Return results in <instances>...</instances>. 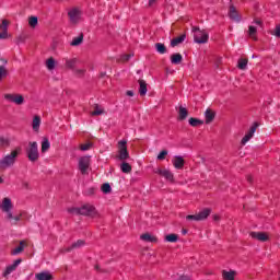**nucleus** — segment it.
<instances>
[{
  "instance_id": "6e6d98bb",
  "label": "nucleus",
  "mask_w": 280,
  "mask_h": 280,
  "mask_svg": "<svg viewBox=\"0 0 280 280\" xmlns=\"http://www.w3.org/2000/svg\"><path fill=\"white\" fill-rule=\"evenodd\" d=\"M5 183V179H3L1 176H0V185H3Z\"/></svg>"
},
{
  "instance_id": "c03bdc74",
  "label": "nucleus",
  "mask_w": 280,
  "mask_h": 280,
  "mask_svg": "<svg viewBox=\"0 0 280 280\" xmlns=\"http://www.w3.org/2000/svg\"><path fill=\"white\" fill-rule=\"evenodd\" d=\"M165 156H167V150H163L158 155V161H165Z\"/></svg>"
},
{
  "instance_id": "6ab92c4d",
  "label": "nucleus",
  "mask_w": 280,
  "mask_h": 280,
  "mask_svg": "<svg viewBox=\"0 0 280 280\" xmlns=\"http://www.w3.org/2000/svg\"><path fill=\"white\" fill-rule=\"evenodd\" d=\"M140 240L143 242H151L152 244H156V242H159V238L150 233L142 234Z\"/></svg>"
},
{
  "instance_id": "cd10ccee",
  "label": "nucleus",
  "mask_w": 280,
  "mask_h": 280,
  "mask_svg": "<svg viewBox=\"0 0 280 280\" xmlns=\"http://www.w3.org/2000/svg\"><path fill=\"white\" fill-rule=\"evenodd\" d=\"M120 170L124 174H130L132 172V166L128 162H122L120 164Z\"/></svg>"
},
{
  "instance_id": "2eb2a0df",
  "label": "nucleus",
  "mask_w": 280,
  "mask_h": 280,
  "mask_svg": "<svg viewBox=\"0 0 280 280\" xmlns=\"http://www.w3.org/2000/svg\"><path fill=\"white\" fill-rule=\"evenodd\" d=\"M257 131V127L253 126L248 130V132L245 135V137L242 139L241 143L242 145H246L252 139V137H255V132Z\"/></svg>"
},
{
  "instance_id": "ddd939ff",
  "label": "nucleus",
  "mask_w": 280,
  "mask_h": 280,
  "mask_svg": "<svg viewBox=\"0 0 280 280\" xmlns=\"http://www.w3.org/2000/svg\"><path fill=\"white\" fill-rule=\"evenodd\" d=\"M45 67L47 71L54 73V71H56V68L58 67V61L54 57H50L45 61Z\"/></svg>"
},
{
  "instance_id": "8fccbe9b",
  "label": "nucleus",
  "mask_w": 280,
  "mask_h": 280,
  "mask_svg": "<svg viewBox=\"0 0 280 280\" xmlns=\"http://www.w3.org/2000/svg\"><path fill=\"white\" fill-rule=\"evenodd\" d=\"M91 143L81 144V150L83 152H86V150H91Z\"/></svg>"
},
{
  "instance_id": "5701e85b",
  "label": "nucleus",
  "mask_w": 280,
  "mask_h": 280,
  "mask_svg": "<svg viewBox=\"0 0 280 280\" xmlns=\"http://www.w3.org/2000/svg\"><path fill=\"white\" fill-rule=\"evenodd\" d=\"M32 128L34 132H38L40 130V116H34Z\"/></svg>"
},
{
  "instance_id": "ea45409f",
  "label": "nucleus",
  "mask_w": 280,
  "mask_h": 280,
  "mask_svg": "<svg viewBox=\"0 0 280 280\" xmlns=\"http://www.w3.org/2000/svg\"><path fill=\"white\" fill-rule=\"evenodd\" d=\"M12 35L8 33L7 31H0V40H8V38H11Z\"/></svg>"
},
{
  "instance_id": "c9c22d12",
  "label": "nucleus",
  "mask_w": 280,
  "mask_h": 280,
  "mask_svg": "<svg viewBox=\"0 0 280 280\" xmlns=\"http://www.w3.org/2000/svg\"><path fill=\"white\" fill-rule=\"evenodd\" d=\"M179 119L183 120V119H187V115H189V113L187 112V108L180 106L179 107Z\"/></svg>"
},
{
  "instance_id": "0eeeda50",
  "label": "nucleus",
  "mask_w": 280,
  "mask_h": 280,
  "mask_svg": "<svg viewBox=\"0 0 280 280\" xmlns=\"http://www.w3.org/2000/svg\"><path fill=\"white\" fill-rule=\"evenodd\" d=\"M128 141L126 140H120L118 142V155L117 159L119 161H126L130 159V153H128V147H127Z\"/></svg>"
},
{
  "instance_id": "4c0bfd02",
  "label": "nucleus",
  "mask_w": 280,
  "mask_h": 280,
  "mask_svg": "<svg viewBox=\"0 0 280 280\" xmlns=\"http://www.w3.org/2000/svg\"><path fill=\"white\" fill-rule=\"evenodd\" d=\"M155 48L158 54H165L167 51V48H165V45H163L162 43L155 44Z\"/></svg>"
},
{
  "instance_id": "4be33fe9",
  "label": "nucleus",
  "mask_w": 280,
  "mask_h": 280,
  "mask_svg": "<svg viewBox=\"0 0 280 280\" xmlns=\"http://www.w3.org/2000/svg\"><path fill=\"white\" fill-rule=\"evenodd\" d=\"M84 40V35L80 34L77 37L72 38V42L70 43L71 47H79V45H82Z\"/></svg>"
},
{
  "instance_id": "aec40b11",
  "label": "nucleus",
  "mask_w": 280,
  "mask_h": 280,
  "mask_svg": "<svg viewBox=\"0 0 280 280\" xmlns=\"http://www.w3.org/2000/svg\"><path fill=\"white\" fill-rule=\"evenodd\" d=\"M211 215V209L205 208L199 213H197V218L199 219V222L202 220H207Z\"/></svg>"
},
{
  "instance_id": "72a5a7b5",
  "label": "nucleus",
  "mask_w": 280,
  "mask_h": 280,
  "mask_svg": "<svg viewBox=\"0 0 280 280\" xmlns=\"http://www.w3.org/2000/svg\"><path fill=\"white\" fill-rule=\"evenodd\" d=\"M202 124H205L203 120L197 119V118H190L189 119V125L192 126L194 128L198 127V126H202Z\"/></svg>"
},
{
  "instance_id": "49530a36",
  "label": "nucleus",
  "mask_w": 280,
  "mask_h": 280,
  "mask_svg": "<svg viewBox=\"0 0 280 280\" xmlns=\"http://www.w3.org/2000/svg\"><path fill=\"white\" fill-rule=\"evenodd\" d=\"M110 184H104L103 186H102V191H103V194H110Z\"/></svg>"
},
{
  "instance_id": "473e14b6",
  "label": "nucleus",
  "mask_w": 280,
  "mask_h": 280,
  "mask_svg": "<svg viewBox=\"0 0 280 280\" xmlns=\"http://www.w3.org/2000/svg\"><path fill=\"white\" fill-rule=\"evenodd\" d=\"M91 115L92 116L104 115V108H102V106L100 105H95L94 110L91 112Z\"/></svg>"
},
{
  "instance_id": "a18cd8bd",
  "label": "nucleus",
  "mask_w": 280,
  "mask_h": 280,
  "mask_svg": "<svg viewBox=\"0 0 280 280\" xmlns=\"http://www.w3.org/2000/svg\"><path fill=\"white\" fill-rule=\"evenodd\" d=\"M5 75H8V70L3 66H0V80H3Z\"/></svg>"
},
{
  "instance_id": "5fc2aeb1",
  "label": "nucleus",
  "mask_w": 280,
  "mask_h": 280,
  "mask_svg": "<svg viewBox=\"0 0 280 280\" xmlns=\"http://www.w3.org/2000/svg\"><path fill=\"white\" fill-rule=\"evenodd\" d=\"M254 24H255V25H261V21L255 20Z\"/></svg>"
},
{
  "instance_id": "393cba45",
  "label": "nucleus",
  "mask_w": 280,
  "mask_h": 280,
  "mask_svg": "<svg viewBox=\"0 0 280 280\" xmlns=\"http://www.w3.org/2000/svg\"><path fill=\"white\" fill-rule=\"evenodd\" d=\"M28 25L32 30H36V27L38 26V16L31 15L28 18Z\"/></svg>"
},
{
  "instance_id": "13d9d810",
  "label": "nucleus",
  "mask_w": 280,
  "mask_h": 280,
  "mask_svg": "<svg viewBox=\"0 0 280 280\" xmlns=\"http://www.w3.org/2000/svg\"><path fill=\"white\" fill-rule=\"evenodd\" d=\"M183 235H187V230L182 231Z\"/></svg>"
},
{
  "instance_id": "052dcab7",
  "label": "nucleus",
  "mask_w": 280,
  "mask_h": 280,
  "mask_svg": "<svg viewBox=\"0 0 280 280\" xmlns=\"http://www.w3.org/2000/svg\"><path fill=\"white\" fill-rule=\"evenodd\" d=\"M79 73H84V70H80Z\"/></svg>"
},
{
  "instance_id": "2f4dec72",
  "label": "nucleus",
  "mask_w": 280,
  "mask_h": 280,
  "mask_svg": "<svg viewBox=\"0 0 280 280\" xmlns=\"http://www.w3.org/2000/svg\"><path fill=\"white\" fill-rule=\"evenodd\" d=\"M51 148V143L49 142V139L44 138L42 141V152L45 153Z\"/></svg>"
},
{
  "instance_id": "864d4df0",
  "label": "nucleus",
  "mask_w": 280,
  "mask_h": 280,
  "mask_svg": "<svg viewBox=\"0 0 280 280\" xmlns=\"http://www.w3.org/2000/svg\"><path fill=\"white\" fill-rule=\"evenodd\" d=\"M22 187H23L24 189H30V183H27V182H22Z\"/></svg>"
},
{
  "instance_id": "bb28decb",
  "label": "nucleus",
  "mask_w": 280,
  "mask_h": 280,
  "mask_svg": "<svg viewBox=\"0 0 280 280\" xmlns=\"http://www.w3.org/2000/svg\"><path fill=\"white\" fill-rule=\"evenodd\" d=\"M139 93L140 95H145L148 93V84L145 83V81L140 80L139 81Z\"/></svg>"
},
{
  "instance_id": "9b49d317",
  "label": "nucleus",
  "mask_w": 280,
  "mask_h": 280,
  "mask_svg": "<svg viewBox=\"0 0 280 280\" xmlns=\"http://www.w3.org/2000/svg\"><path fill=\"white\" fill-rule=\"evenodd\" d=\"M155 174H159L160 176H163L165 180H168L170 183H174V173L167 168H156L154 171Z\"/></svg>"
},
{
  "instance_id": "f03ea898",
  "label": "nucleus",
  "mask_w": 280,
  "mask_h": 280,
  "mask_svg": "<svg viewBox=\"0 0 280 280\" xmlns=\"http://www.w3.org/2000/svg\"><path fill=\"white\" fill-rule=\"evenodd\" d=\"M21 152H22L21 147H18L7 155L2 156V159L0 160V168L10 170V167H14V165L16 164V159H19V155L21 154Z\"/></svg>"
},
{
  "instance_id": "a878e982",
  "label": "nucleus",
  "mask_w": 280,
  "mask_h": 280,
  "mask_svg": "<svg viewBox=\"0 0 280 280\" xmlns=\"http://www.w3.org/2000/svg\"><path fill=\"white\" fill-rule=\"evenodd\" d=\"M172 65H180L183 62V55L174 54L171 56Z\"/></svg>"
},
{
  "instance_id": "de8ad7c7",
  "label": "nucleus",
  "mask_w": 280,
  "mask_h": 280,
  "mask_svg": "<svg viewBox=\"0 0 280 280\" xmlns=\"http://www.w3.org/2000/svg\"><path fill=\"white\" fill-rule=\"evenodd\" d=\"M0 145H10L8 138L0 136Z\"/></svg>"
},
{
  "instance_id": "bf43d9fd",
  "label": "nucleus",
  "mask_w": 280,
  "mask_h": 280,
  "mask_svg": "<svg viewBox=\"0 0 280 280\" xmlns=\"http://www.w3.org/2000/svg\"><path fill=\"white\" fill-rule=\"evenodd\" d=\"M214 220L215 221L220 220V217L219 215H214Z\"/></svg>"
},
{
  "instance_id": "dca6fc26",
  "label": "nucleus",
  "mask_w": 280,
  "mask_h": 280,
  "mask_svg": "<svg viewBox=\"0 0 280 280\" xmlns=\"http://www.w3.org/2000/svg\"><path fill=\"white\" fill-rule=\"evenodd\" d=\"M172 163L175 170H183V167H185V160L180 155H175Z\"/></svg>"
},
{
  "instance_id": "f257e3e1",
  "label": "nucleus",
  "mask_w": 280,
  "mask_h": 280,
  "mask_svg": "<svg viewBox=\"0 0 280 280\" xmlns=\"http://www.w3.org/2000/svg\"><path fill=\"white\" fill-rule=\"evenodd\" d=\"M12 209H14V203L12 202V198L10 197L2 198V200L0 201V210L2 211V213H4L5 220H8V222H10L11 224H18L19 222H21V218H23V213L14 215V213H12Z\"/></svg>"
},
{
  "instance_id": "09e8293b",
  "label": "nucleus",
  "mask_w": 280,
  "mask_h": 280,
  "mask_svg": "<svg viewBox=\"0 0 280 280\" xmlns=\"http://www.w3.org/2000/svg\"><path fill=\"white\" fill-rule=\"evenodd\" d=\"M273 36H276V38H280V24H278L276 26V30L273 32Z\"/></svg>"
},
{
  "instance_id": "3c124183",
  "label": "nucleus",
  "mask_w": 280,
  "mask_h": 280,
  "mask_svg": "<svg viewBox=\"0 0 280 280\" xmlns=\"http://www.w3.org/2000/svg\"><path fill=\"white\" fill-rule=\"evenodd\" d=\"M131 57H132V55H122L121 60H122L124 62H128V60H130Z\"/></svg>"
},
{
  "instance_id": "423d86ee",
  "label": "nucleus",
  "mask_w": 280,
  "mask_h": 280,
  "mask_svg": "<svg viewBox=\"0 0 280 280\" xmlns=\"http://www.w3.org/2000/svg\"><path fill=\"white\" fill-rule=\"evenodd\" d=\"M5 102L15 104V106H23L25 104V96L21 93H7L4 94Z\"/></svg>"
},
{
  "instance_id": "b1692460",
  "label": "nucleus",
  "mask_w": 280,
  "mask_h": 280,
  "mask_svg": "<svg viewBox=\"0 0 280 280\" xmlns=\"http://www.w3.org/2000/svg\"><path fill=\"white\" fill-rule=\"evenodd\" d=\"M67 69H73L75 67L78 59L77 58H63Z\"/></svg>"
},
{
  "instance_id": "a19ab883",
  "label": "nucleus",
  "mask_w": 280,
  "mask_h": 280,
  "mask_svg": "<svg viewBox=\"0 0 280 280\" xmlns=\"http://www.w3.org/2000/svg\"><path fill=\"white\" fill-rule=\"evenodd\" d=\"M23 242L20 243V246L15 247L13 250H12V255H20V253H23Z\"/></svg>"
},
{
  "instance_id": "37998d69",
  "label": "nucleus",
  "mask_w": 280,
  "mask_h": 280,
  "mask_svg": "<svg viewBox=\"0 0 280 280\" xmlns=\"http://www.w3.org/2000/svg\"><path fill=\"white\" fill-rule=\"evenodd\" d=\"M186 220H188V222H191V221H194V222H200V220L198 219V214H188V215L186 217Z\"/></svg>"
},
{
  "instance_id": "4d7b16f0",
  "label": "nucleus",
  "mask_w": 280,
  "mask_h": 280,
  "mask_svg": "<svg viewBox=\"0 0 280 280\" xmlns=\"http://www.w3.org/2000/svg\"><path fill=\"white\" fill-rule=\"evenodd\" d=\"M156 0H149V4L152 5L153 3H155Z\"/></svg>"
},
{
  "instance_id": "7c9ffc66",
  "label": "nucleus",
  "mask_w": 280,
  "mask_h": 280,
  "mask_svg": "<svg viewBox=\"0 0 280 280\" xmlns=\"http://www.w3.org/2000/svg\"><path fill=\"white\" fill-rule=\"evenodd\" d=\"M165 242H170L171 244H176V242H178V235L177 234H167L164 237Z\"/></svg>"
},
{
  "instance_id": "9d476101",
  "label": "nucleus",
  "mask_w": 280,
  "mask_h": 280,
  "mask_svg": "<svg viewBox=\"0 0 280 280\" xmlns=\"http://www.w3.org/2000/svg\"><path fill=\"white\" fill-rule=\"evenodd\" d=\"M91 165V158L90 156H83L79 159V170L81 174H89V167Z\"/></svg>"
},
{
  "instance_id": "f3484780",
  "label": "nucleus",
  "mask_w": 280,
  "mask_h": 280,
  "mask_svg": "<svg viewBox=\"0 0 280 280\" xmlns=\"http://www.w3.org/2000/svg\"><path fill=\"white\" fill-rule=\"evenodd\" d=\"M36 280H54V273L50 271H40L35 275Z\"/></svg>"
},
{
  "instance_id": "4468645a",
  "label": "nucleus",
  "mask_w": 280,
  "mask_h": 280,
  "mask_svg": "<svg viewBox=\"0 0 280 280\" xmlns=\"http://www.w3.org/2000/svg\"><path fill=\"white\" fill-rule=\"evenodd\" d=\"M229 16L231 21H234L235 23H240V21H242V16H240V13H237V9H235L234 5L230 7Z\"/></svg>"
},
{
  "instance_id": "f704fd0d",
  "label": "nucleus",
  "mask_w": 280,
  "mask_h": 280,
  "mask_svg": "<svg viewBox=\"0 0 280 280\" xmlns=\"http://www.w3.org/2000/svg\"><path fill=\"white\" fill-rule=\"evenodd\" d=\"M185 40V35H182L177 38H174L172 42H171V46L172 47H176L177 45H180V43H183Z\"/></svg>"
},
{
  "instance_id": "1a4fd4ad",
  "label": "nucleus",
  "mask_w": 280,
  "mask_h": 280,
  "mask_svg": "<svg viewBox=\"0 0 280 280\" xmlns=\"http://www.w3.org/2000/svg\"><path fill=\"white\" fill-rule=\"evenodd\" d=\"M22 259L19 258L16 260L13 261V264L11 265H8L5 270L3 271L2 276L8 279L10 277V275H12V272H15L16 271V268H19V266H21L22 264Z\"/></svg>"
},
{
  "instance_id": "a211bd4d",
  "label": "nucleus",
  "mask_w": 280,
  "mask_h": 280,
  "mask_svg": "<svg viewBox=\"0 0 280 280\" xmlns=\"http://www.w3.org/2000/svg\"><path fill=\"white\" fill-rule=\"evenodd\" d=\"M237 272L235 270H223L222 271V279L223 280H235Z\"/></svg>"
},
{
  "instance_id": "e433bc0d",
  "label": "nucleus",
  "mask_w": 280,
  "mask_h": 280,
  "mask_svg": "<svg viewBox=\"0 0 280 280\" xmlns=\"http://www.w3.org/2000/svg\"><path fill=\"white\" fill-rule=\"evenodd\" d=\"M8 27H10V21L2 20L0 24V32H8Z\"/></svg>"
},
{
  "instance_id": "603ef678",
  "label": "nucleus",
  "mask_w": 280,
  "mask_h": 280,
  "mask_svg": "<svg viewBox=\"0 0 280 280\" xmlns=\"http://www.w3.org/2000/svg\"><path fill=\"white\" fill-rule=\"evenodd\" d=\"M126 95H128V97H133L135 96V92L132 90H128L126 92Z\"/></svg>"
},
{
  "instance_id": "20e7f679",
  "label": "nucleus",
  "mask_w": 280,
  "mask_h": 280,
  "mask_svg": "<svg viewBox=\"0 0 280 280\" xmlns=\"http://www.w3.org/2000/svg\"><path fill=\"white\" fill-rule=\"evenodd\" d=\"M194 40L198 45H205V43L209 42V33L205 30H200L199 27H192Z\"/></svg>"
},
{
  "instance_id": "f8f14e48",
  "label": "nucleus",
  "mask_w": 280,
  "mask_h": 280,
  "mask_svg": "<svg viewBox=\"0 0 280 280\" xmlns=\"http://www.w3.org/2000/svg\"><path fill=\"white\" fill-rule=\"evenodd\" d=\"M249 235L253 240H257L258 242H268V240H270V235L266 232H250Z\"/></svg>"
},
{
  "instance_id": "412c9836",
  "label": "nucleus",
  "mask_w": 280,
  "mask_h": 280,
  "mask_svg": "<svg viewBox=\"0 0 280 280\" xmlns=\"http://www.w3.org/2000/svg\"><path fill=\"white\" fill-rule=\"evenodd\" d=\"M205 119H206V124H211V121L215 119V112L211 109H207L205 112Z\"/></svg>"
},
{
  "instance_id": "79ce46f5",
  "label": "nucleus",
  "mask_w": 280,
  "mask_h": 280,
  "mask_svg": "<svg viewBox=\"0 0 280 280\" xmlns=\"http://www.w3.org/2000/svg\"><path fill=\"white\" fill-rule=\"evenodd\" d=\"M26 37L25 35H19L15 39L16 45H23L25 44Z\"/></svg>"
},
{
  "instance_id": "6e6552de",
  "label": "nucleus",
  "mask_w": 280,
  "mask_h": 280,
  "mask_svg": "<svg viewBox=\"0 0 280 280\" xmlns=\"http://www.w3.org/2000/svg\"><path fill=\"white\" fill-rule=\"evenodd\" d=\"M68 16L70 19V23L74 25L82 21V9L79 7H73L68 11Z\"/></svg>"
},
{
  "instance_id": "c756f323",
  "label": "nucleus",
  "mask_w": 280,
  "mask_h": 280,
  "mask_svg": "<svg viewBox=\"0 0 280 280\" xmlns=\"http://www.w3.org/2000/svg\"><path fill=\"white\" fill-rule=\"evenodd\" d=\"M85 246V243L83 240H79L75 243L72 244L70 248H67L66 252L69 253L70 250H73V248H82Z\"/></svg>"
},
{
  "instance_id": "39448f33",
  "label": "nucleus",
  "mask_w": 280,
  "mask_h": 280,
  "mask_svg": "<svg viewBox=\"0 0 280 280\" xmlns=\"http://www.w3.org/2000/svg\"><path fill=\"white\" fill-rule=\"evenodd\" d=\"M70 213H77L80 215H90V217H95L97 211L95 210V207H93L92 205H84L81 208H72L69 210Z\"/></svg>"
},
{
  "instance_id": "58836bf2",
  "label": "nucleus",
  "mask_w": 280,
  "mask_h": 280,
  "mask_svg": "<svg viewBox=\"0 0 280 280\" xmlns=\"http://www.w3.org/2000/svg\"><path fill=\"white\" fill-rule=\"evenodd\" d=\"M246 67H248V60L240 59L238 60V69L244 71V69H246Z\"/></svg>"
},
{
  "instance_id": "c85d7f7f",
  "label": "nucleus",
  "mask_w": 280,
  "mask_h": 280,
  "mask_svg": "<svg viewBox=\"0 0 280 280\" xmlns=\"http://www.w3.org/2000/svg\"><path fill=\"white\" fill-rule=\"evenodd\" d=\"M248 36H249V38H253L254 40H257V26L249 25Z\"/></svg>"
},
{
  "instance_id": "7ed1b4c3",
  "label": "nucleus",
  "mask_w": 280,
  "mask_h": 280,
  "mask_svg": "<svg viewBox=\"0 0 280 280\" xmlns=\"http://www.w3.org/2000/svg\"><path fill=\"white\" fill-rule=\"evenodd\" d=\"M26 155L31 163H36L40 159V152H38V142L30 141L26 148Z\"/></svg>"
}]
</instances>
